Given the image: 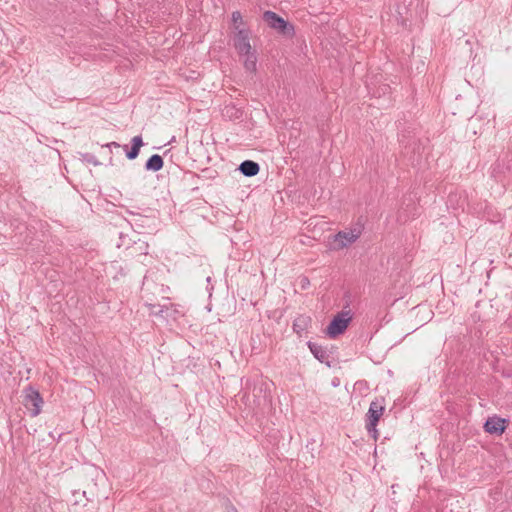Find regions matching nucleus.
I'll return each mask as SVG.
<instances>
[{
    "mask_svg": "<svg viewBox=\"0 0 512 512\" xmlns=\"http://www.w3.org/2000/svg\"><path fill=\"white\" fill-rule=\"evenodd\" d=\"M82 158L85 162L92 164L94 166H98L100 163L97 160L96 156L91 153H85L82 155Z\"/></svg>",
    "mask_w": 512,
    "mask_h": 512,
    "instance_id": "4468645a",
    "label": "nucleus"
},
{
    "mask_svg": "<svg viewBox=\"0 0 512 512\" xmlns=\"http://www.w3.org/2000/svg\"><path fill=\"white\" fill-rule=\"evenodd\" d=\"M352 320L351 311H342L338 313L329 323L326 333L330 338H336L347 329Z\"/></svg>",
    "mask_w": 512,
    "mask_h": 512,
    "instance_id": "7ed1b4c3",
    "label": "nucleus"
},
{
    "mask_svg": "<svg viewBox=\"0 0 512 512\" xmlns=\"http://www.w3.org/2000/svg\"><path fill=\"white\" fill-rule=\"evenodd\" d=\"M24 406L30 411V415L35 417L40 414L43 404V398L40 393L32 386L24 389Z\"/></svg>",
    "mask_w": 512,
    "mask_h": 512,
    "instance_id": "20e7f679",
    "label": "nucleus"
},
{
    "mask_svg": "<svg viewBox=\"0 0 512 512\" xmlns=\"http://www.w3.org/2000/svg\"><path fill=\"white\" fill-rule=\"evenodd\" d=\"M388 89V86H385L384 89H383V93H385V91Z\"/></svg>",
    "mask_w": 512,
    "mask_h": 512,
    "instance_id": "a211bd4d",
    "label": "nucleus"
},
{
    "mask_svg": "<svg viewBox=\"0 0 512 512\" xmlns=\"http://www.w3.org/2000/svg\"><path fill=\"white\" fill-rule=\"evenodd\" d=\"M232 22L235 26H239L238 24H243L242 15L239 11H234L231 16Z\"/></svg>",
    "mask_w": 512,
    "mask_h": 512,
    "instance_id": "2eb2a0df",
    "label": "nucleus"
},
{
    "mask_svg": "<svg viewBox=\"0 0 512 512\" xmlns=\"http://www.w3.org/2000/svg\"><path fill=\"white\" fill-rule=\"evenodd\" d=\"M164 161L159 154H153L148 158L145 163V169L148 171L157 172L163 168Z\"/></svg>",
    "mask_w": 512,
    "mask_h": 512,
    "instance_id": "ddd939ff",
    "label": "nucleus"
},
{
    "mask_svg": "<svg viewBox=\"0 0 512 512\" xmlns=\"http://www.w3.org/2000/svg\"><path fill=\"white\" fill-rule=\"evenodd\" d=\"M303 282H307V283H309V281H308V279H307V278H304V279H303Z\"/></svg>",
    "mask_w": 512,
    "mask_h": 512,
    "instance_id": "6ab92c4d",
    "label": "nucleus"
},
{
    "mask_svg": "<svg viewBox=\"0 0 512 512\" xmlns=\"http://www.w3.org/2000/svg\"><path fill=\"white\" fill-rule=\"evenodd\" d=\"M243 58L244 68L249 72H255L257 67V56L255 50H250L248 53L239 54Z\"/></svg>",
    "mask_w": 512,
    "mask_h": 512,
    "instance_id": "9b49d317",
    "label": "nucleus"
},
{
    "mask_svg": "<svg viewBox=\"0 0 512 512\" xmlns=\"http://www.w3.org/2000/svg\"><path fill=\"white\" fill-rule=\"evenodd\" d=\"M131 143H132V146H131V148L129 150H128V146L127 145L123 146V149L126 152V157L129 160H133V159L138 157L139 152H140V148L143 145V139H142V137L140 135H138V136H135V137L132 138Z\"/></svg>",
    "mask_w": 512,
    "mask_h": 512,
    "instance_id": "1a4fd4ad",
    "label": "nucleus"
},
{
    "mask_svg": "<svg viewBox=\"0 0 512 512\" xmlns=\"http://www.w3.org/2000/svg\"><path fill=\"white\" fill-rule=\"evenodd\" d=\"M228 512H238V511H237L236 507H234V506H230V507L228 508Z\"/></svg>",
    "mask_w": 512,
    "mask_h": 512,
    "instance_id": "f3484780",
    "label": "nucleus"
},
{
    "mask_svg": "<svg viewBox=\"0 0 512 512\" xmlns=\"http://www.w3.org/2000/svg\"><path fill=\"white\" fill-rule=\"evenodd\" d=\"M238 170L246 177H253L259 173L260 166L255 161L245 160L239 165Z\"/></svg>",
    "mask_w": 512,
    "mask_h": 512,
    "instance_id": "9d476101",
    "label": "nucleus"
},
{
    "mask_svg": "<svg viewBox=\"0 0 512 512\" xmlns=\"http://www.w3.org/2000/svg\"><path fill=\"white\" fill-rule=\"evenodd\" d=\"M105 146L108 147L109 149H111L112 147L117 148V149L121 147V145L118 144L117 142H110V143L106 144Z\"/></svg>",
    "mask_w": 512,
    "mask_h": 512,
    "instance_id": "dca6fc26",
    "label": "nucleus"
},
{
    "mask_svg": "<svg viewBox=\"0 0 512 512\" xmlns=\"http://www.w3.org/2000/svg\"><path fill=\"white\" fill-rule=\"evenodd\" d=\"M251 31L248 28L235 26L233 46L238 54L248 53L252 50L250 44Z\"/></svg>",
    "mask_w": 512,
    "mask_h": 512,
    "instance_id": "39448f33",
    "label": "nucleus"
},
{
    "mask_svg": "<svg viewBox=\"0 0 512 512\" xmlns=\"http://www.w3.org/2000/svg\"><path fill=\"white\" fill-rule=\"evenodd\" d=\"M307 346L317 360L321 363H329L330 356L326 348L312 341H308Z\"/></svg>",
    "mask_w": 512,
    "mask_h": 512,
    "instance_id": "6e6552de",
    "label": "nucleus"
},
{
    "mask_svg": "<svg viewBox=\"0 0 512 512\" xmlns=\"http://www.w3.org/2000/svg\"><path fill=\"white\" fill-rule=\"evenodd\" d=\"M508 420L498 416L489 417L485 424L484 430L489 434L501 435L507 427Z\"/></svg>",
    "mask_w": 512,
    "mask_h": 512,
    "instance_id": "0eeeda50",
    "label": "nucleus"
},
{
    "mask_svg": "<svg viewBox=\"0 0 512 512\" xmlns=\"http://www.w3.org/2000/svg\"><path fill=\"white\" fill-rule=\"evenodd\" d=\"M384 411V406L378 401H372L367 413V422L366 428L370 435H372L375 439L377 438V423L382 416Z\"/></svg>",
    "mask_w": 512,
    "mask_h": 512,
    "instance_id": "423d86ee",
    "label": "nucleus"
},
{
    "mask_svg": "<svg viewBox=\"0 0 512 512\" xmlns=\"http://www.w3.org/2000/svg\"><path fill=\"white\" fill-rule=\"evenodd\" d=\"M363 227L360 224L355 225L348 231H339L334 235L333 241L335 243L334 249H343L356 242L362 235Z\"/></svg>",
    "mask_w": 512,
    "mask_h": 512,
    "instance_id": "f03ea898",
    "label": "nucleus"
},
{
    "mask_svg": "<svg viewBox=\"0 0 512 512\" xmlns=\"http://www.w3.org/2000/svg\"><path fill=\"white\" fill-rule=\"evenodd\" d=\"M264 22L271 28L276 30L279 34L286 37H293L295 34L294 25L286 21L273 11H265L262 16Z\"/></svg>",
    "mask_w": 512,
    "mask_h": 512,
    "instance_id": "f257e3e1",
    "label": "nucleus"
},
{
    "mask_svg": "<svg viewBox=\"0 0 512 512\" xmlns=\"http://www.w3.org/2000/svg\"><path fill=\"white\" fill-rule=\"evenodd\" d=\"M310 324L311 318L309 316L300 315L293 322V331L301 336L302 333L308 329Z\"/></svg>",
    "mask_w": 512,
    "mask_h": 512,
    "instance_id": "f8f14e48",
    "label": "nucleus"
}]
</instances>
